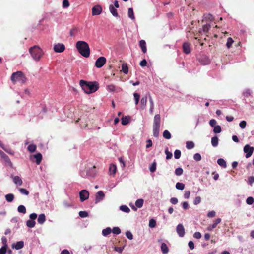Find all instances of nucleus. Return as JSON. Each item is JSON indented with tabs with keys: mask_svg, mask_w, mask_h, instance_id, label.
<instances>
[{
	"mask_svg": "<svg viewBox=\"0 0 254 254\" xmlns=\"http://www.w3.org/2000/svg\"><path fill=\"white\" fill-rule=\"evenodd\" d=\"M79 84L85 93L88 94L95 92L99 88L98 83L96 81L88 82L81 80Z\"/></svg>",
	"mask_w": 254,
	"mask_h": 254,
	"instance_id": "1",
	"label": "nucleus"
},
{
	"mask_svg": "<svg viewBox=\"0 0 254 254\" xmlns=\"http://www.w3.org/2000/svg\"><path fill=\"white\" fill-rule=\"evenodd\" d=\"M76 48L78 52L84 57L90 56V51L88 44L84 41H78L76 43Z\"/></svg>",
	"mask_w": 254,
	"mask_h": 254,
	"instance_id": "2",
	"label": "nucleus"
},
{
	"mask_svg": "<svg viewBox=\"0 0 254 254\" xmlns=\"http://www.w3.org/2000/svg\"><path fill=\"white\" fill-rule=\"evenodd\" d=\"M29 52L35 61H38L42 57L43 52L42 50L37 46H34L29 49Z\"/></svg>",
	"mask_w": 254,
	"mask_h": 254,
	"instance_id": "3",
	"label": "nucleus"
},
{
	"mask_svg": "<svg viewBox=\"0 0 254 254\" xmlns=\"http://www.w3.org/2000/svg\"><path fill=\"white\" fill-rule=\"evenodd\" d=\"M161 118L159 114L155 115L153 120V133L155 137H158L159 135V129L160 127Z\"/></svg>",
	"mask_w": 254,
	"mask_h": 254,
	"instance_id": "4",
	"label": "nucleus"
},
{
	"mask_svg": "<svg viewBox=\"0 0 254 254\" xmlns=\"http://www.w3.org/2000/svg\"><path fill=\"white\" fill-rule=\"evenodd\" d=\"M11 80L14 83L19 82L21 83H24L26 82L27 78L22 71H18L12 74Z\"/></svg>",
	"mask_w": 254,
	"mask_h": 254,
	"instance_id": "5",
	"label": "nucleus"
},
{
	"mask_svg": "<svg viewBox=\"0 0 254 254\" xmlns=\"http://www.w3.org/2000/svg\"><path fill=\"white\" fill-rule=\"evenodd\" d=\"M0 156L5 166L12 167V163L9 157L2 150H0Z\"/></svg>",
	"mask_w": 254,
	"mask_h": 254,
	"instance_id": "6",
	"label": "nucleus"
},
{
	"mask_svg": "<svg viewBox=\"0 0 254 254\" xmlns=\"http://www.w3.org/2000/svg\"><path fill=\"white\" fill-rule=\"evenodd\" d=\"M80 200L81 202L88 199L89 197V192L86 190H82L79 192Z\"/></svg>",
	"mask_w": 254,
	"mask_h": 254,
	"instance_id": "7",
	"label": "nucleus"
},
{
	"mask_svg": "<svg viewBox=\"0 0 254 254\" xmlns=\"http://www.w3.org/2000/svg\"><path fill=\"white\" fill-rule=\"evenodd\" d=\"M254 147L250 146L249 145L247 144L244 147V151L246 153V157L249 158L253 154L254 151Z\"/></svg>",
	"mask_w": 254,
	"mask_h": 254,
	"instance_id": "8",
	"label": "nucleus"
},
{
	"mask_svg": "<svg viewBox=\"0 0 254 254\" xmlns=\"http://www.w3.org/2000/svg\"><path fill=\"white\" fill-rule=\"evenodd\" d=\"M106 90L109 92H119L122 91V88L119 87H116L115 85L111 84L106 86Z\"/></svg>",
	"mask_w": 254,
	"mask_h": 254,
	"instance_id": "9",
	"label": "nucleus"
},
{
	"mask_svg": "<svg viewBox=\"0 0 254 254\" xmlns=\"http://www.w3.org/2000/svg\"><path fill=\"white\" fill-rule=\"evenodd\" d=\"M106 59L104 57H100L95 62V66L97 68L102 67L106 63Z\"/></svg>",
	"mask_w": 254,
	"mask_h": 254,
	"instance_id": "10",
	"label": "nucleus"
},
{
	"mask_svg": "<svg viewBox=\"0 0 254 254\" xmlns=\"http://www.w3.org/2000/svg\"><path fill=\"white\" fill-rule=\"evenodd\" d=\"M176 232L180 237H183L185 234V230L182 224H179L176 227Z\"/></svg>",
	"mask_w": 254,
	"mask_h": 254,
	"instance_id": "11",
	"label": "nucleus"
},
{
	"mask_svg": "<svg viewBox=\"0 0 254 254\" xmlns=\"http://www.w3.org/2000/svg\"><path fill=\"white\" fill-rule=\"evenodd\" d=\"M53 49L56 53H62L65 50V46L64 44L58 43L54 46Z\"/></svg>",
	"mask_w": 254,
	"mask_h": 254,
	"instance_id": "12",
	"label": "nucleus"
},
{
	"mask_svg": "<svg viewBox=\"0 0 254 254\" xmlns=\"http://www.w3.org/2000/svg\"><path fill=\"white\" fill-rule=\"evenodd\" d=\"M105 194L104 192L100 190L97 192L95 196V203H97L103 200L104 198Z\"/></svg>",
	"mask_w": 254,
	"mask_h": 254,
	"instance_id": "13",
	"label": "nucleus"
},
{
	"mask_svg": "<svg viewBox=\"0 0 254 254\" xmlns=\"http://www.w3.org/2000/svg\"><path fill=\"white\" fill-rule=\"evenodd\" d=\"M102 10V7L100 5H96L92 8V15H98L101 13Z\"/></svg>",
	"mask_w": 254,
	"mask_h": 254,
	"instance_id": "14",
	"label": "nucleus"
},
{
	"mask_svg": "<svg viewBox=\"0 0 254 254\" xmlns=\"http://www.w3.org/2000/svg\"><path fill=\"white\" fill-rule=\"evenodd\" d=\"M221 221V219L220 218H217L214 222L212 224L209 225L207 227V230L208 231H212L213 229L215 228L217 225L220 223Z\"/></svg>",
	"mask_w": 254,
	"mask_h": 254,
	"instance_id": "15",
	"label": "nucleus"
},
{
	"mask_svg": "<svg viewBox=\"0 0 254 254\" xmlns=\"http://www.w3.org/2000/svg\"><path fill=\"white\" fill-rule=\"evenodd\" d=\"M183 49L184 52L186 54H189L191 52L190 44L188 42H185L183 45Z\"/></svg>",
	"mask_w": 254,
	"mask_h": 254,
	"instance_id": "16",
	"label": "nucleus"
},
{
	"mask_svg": "<svg viewBox=\"0 0 254 254\" xmlns=\"http://www.w3.org/2000/svg\"><path fill=\"white\" fill-rule=\"evenodd\" d=\"M148 98V93L142 97L140 101V107L142 110H144L147 104V98Z\"/></svg>",
	"mask_w": 254,
	"mask_h": 254,
	"instance_id": "17",
	"label": "nucleus"
},
{
	"mask_svg": "<svg viewBox=\"0 0 254 254\" xmlns=\"http://www.w3.org/2000/svg\"><path fill=\"white\" fill-rule=\"evenodd\" d=\"M23 247L24 242L22 241H18L15 244H13L12 245V247L17 250L22 249Z\"/></svg>",
	"mask_w": 254,
	"mask_h": 254,
	"instance_id": "18",
	"label": "nucleus"
},
{
	"mask_svg": "<svg viewBox=\"0 0 254 254\" xmlns=\"http://www.w3.org/2000/svg\"><path fill=\"white\" fill-rule=\"evenodd\" d=\"M1 148L8 154L13 155L15 154L14 151H13L9 146H5L4 144L1 147Z\"/></svg>",
	"mask_w": 254,
	"mask_h": 254,
	"instance_id": "19",
	"label": "nucleus"
},
{
	"mask_svg": "<svg viewBox=\"0 0 254 254\" xmlns=\"http://www.w3.org/2000/svg\"><path fill=\"white\" fill-rule=\"evenodd\" d=\"M13 182L17 186H21L22 184V179L18 176H15L13 178Z\"/></svg>",
	"mask_w": 254,
	"mask_h": 254,
	"instance_id": "20",
	"label": "nucleus"
},
{
	"mask_svg": "<svg viewBox=\"0 0 254 254\" xmlns=\"http://www.w3.org/2000/svg\"><path fill=\"white\" fill-rule=\"evenodd\" d=\"M139 46L141 48L142 52L143 53H145L147 51V48L146 46V42L144 40H141L140 41Z\"/></svg>",
	"mask_w": 254,
	"mask_h": 254,
	"instance_id": "21",
	"label": "nucleus"
},
{
	"mask_svg": "<svg viewBox=\"0 0 254 254\" xmlns=\"http://www.w3.org/2000/svg\"><path fill=\"white\" fill-rule=\"evenodd\" d=\"M46 220V217L44 214H41L39 215L37 219L38 223L43 224Z\"/></svg>",
	"mask_w": 254,
	"mask_h": 254,
	"instance_id": "22",
	"label": "nucleus"
},
{
	"mask_svg": "<svg viewBox=\"0 0 254 254\" xmlns=\"http://www.w3.org/2000/svg\"><path fill=\"white\" fill-rule=\"evenodd\" d=\"M109 10L112 14L115 17L118 16V13L115 7L113 5L109 6Z\"/></svg>",
	"mask_w": 254,
	"mask_h": 254,
	"instance_id": "23",
	"label": "nucleus"
},
{
	"mask_svg": "<svg viewBox=\"0 0 254 254\" xmlns=\"http://www.w3.org/2000/svg\"><path fill=\"white\" fill-rule=\"evenodd\" d=\"M161 249L162 253L164 254H166L169 252V249L165 243L161 244Z\"/></svg>",
	"mask_w": 254,
	"mask_h": 254,
	"instance_id": "24",
	"label": "nucleus"
},
{
	"mask_svg": "<svg viewBox=\"0 0 254 254\" xmlns=\"http://www.w3.org/2000/svg\"><path fill=\"white\" fill-rule=\"evenodd\" d=\"M34 157L36 159V162L37 164H39L42 160V154L40 153H38L34 155Z\"/></svg>",
	"mask_w": 254,
	"mask_h": 254,
	"instance_id": "25",
	"label": "nucleus"
},
{
	"mask_svg": "<svg viewBox=\"0 0 254 254\" xmlns=\"http://www.w3.org/2000/svg\"><path fill=\"white\" fill-rule=\"evenodd\" d=\"M143 203L144 200L142 198L137 199L135 202V206L138 208H141L143 206Z\"/></svg>",
	"mask_w": 254,
	"mask_h": 254,
	"instance_id": "26",
	"label": "nucleus"
},
{
	"mask_svg": "<svg viewBox=\"0 0 254 254\" xmlns=\"http://www.w3.org/2000/svg\"><path fill=\"white\" fill-rule=\"evenodd\" d=\"M112 232V229L110 227H107L105 229H103L102 234L104 236H107Z\"/></svg>",
	"mask_w": 254,
	"mask_h": 254,
	"instance_id": "27",
	"label": "nucleus"
},
{
	"mask_svg": "<svg viewBox=\"0 0 254 254\" xmlns=\"http://www.w3.org/2000/svg\"><path fill=\"white\" fill-rule=\"evenodd\" d=\"M211 144L212 146L215 147L218 145V138L217 136H214L211 138Z\"/></svg>",
	"mask_w": 254,
	"mask_h": 254,
	"instance_id": "28",
	"label": "nucleus"
},
{
	"mask_svg": "<svg viewBox=\"0 0 254 254\" xmlns=\"http://www.w3.org/2000/svg\"><path fill=\"white\" fill-rule=\"evenodd\" d=\"M217 163L220 166L226 168L227 166L226 162V161L222 158H219L217 160Z\"/></svg>",
	"mask_w": 254,
	"mask_h": 254,
	"instance_id": "29",
	"label": "nucleus"
},
{
	"mask_svg": "<svg viewBox=\"0 0 254 254\" xmlns=\"http://www.w3.org/2000/svg\"><path fill=\"white\" fill-rule=\"evenodd\" d=\"M36 222L33 220L29 219L26 222V226L29 228H33L35 227Z\"/></svg>",
	"mask_w": 254,
	"mask_h": 254,
	"instance_id": "30",
	"label": "nucleus"
},
{
	"mask_svg": "<svg viewBox=\"0 0 254 254\" xmlns=\"http://www.w3.org/2000/svg\"><path fill=\"white\" fill-rule=\"evenodd\" d=\"M130 119V117L129 116H125L123 117L121 119V123L123 125H126L129 122V119Z\"/></svg>",
	"mask_w": 254,
	"mask_h": 254,
	"instance_id": "31",
	"label": "nucleus"
},
{
	"mask_svg": "<svg viewBox=\"0 0 254 254\" xmlns=\"http://www.w3.org/2000/svg\"><path fill=\"white\" fill-rule=\"evenodd\" d=\"M5 197L7 202H11L13 200L14 196L12 193H9V194H6L5 196Z\"/></svg>",
	"mask_w": 254,
	"mask_h": 254,
	"instance_id": "32",
	"label": "nucleus"
},
{
	"mask_svg": "<svg viewBox=\"0 0 254 254\" xmlns=\"http://www.w3.org/2000/svg\"><path fill=\"white\" fill-rule=\"evenodd\" d=\"M120 210L123 212L127 213L130 211V210L129 208V207L125 205H121L120 207Z\"/></svg>",
	"mask_w": 254,
	"mask_h": 254,
	"instance_id": "33",
	"label": "nucleus"
},
{
	"mask_svg": "<svg viewBox=\"0 0 254 254\" xmlns=\"http://www.w3.org/2000/svg\"><path fill=\"white\" fill-rule=\"evenodd\" d=\"M17 211L19 213L22 214H25L26 213V209L23 205H20L18 207Z\"/></svg>",
	"mask_w": 254,
	"mask_h": 254,
	"instance_id": "34",
	"label": "nucleus"
},
{
	"mask_svg": "<svg viewBox=\"0 0 254 254\" xmlns=\"http://www.w3.org/2000/svg\"><path fill=\"white\" fill-rule=\"evenodd\" d=\"M128 16L132 20H134L133 10L132 8H129L128 9Z\"/></svg>",
	"mask_w": 254,
	"mask_h": 254,
	"instance_id": "35",
	"label": "nucleus"
},
{
	"mask_svg": "<svg viewBox=\"0 0 254 254\" xmlns=\"http://www.w3.org/2000/svg\"><path fill=\"white\" fill-rule=\"evenodd\" d=\"M163 136L165 139H170L171 138V134L168 130H165L163 133Z\"/></svg>",
	"mask_w": 254,
	"mask_h": 254,
	"instance_id": "36",
	"label": "nucleus"
},
{
	"mask_svg": "<svg viewBox=\"0 0 254 254\" xmlns=\"http://www.w3.org/2000/svg\"><path fill=\"white\" fill-rule=\"evenodd\" d=\"M116 166L114 164H111L109 167V171L111 174H114L116 171Z\"/></svg>",
	"mask_w": 254,
	"mask_h": 254,
	"instance_id": "37",
	"label": "nucleus"
},
{
	"mask_svg": "<svg viewBox=\"0 0 254 254\" xmlns=\"http://www.w3.org/2000/svg\"><path fill=\"white\" fill-rule=\"evenodd\" d=\"M176 188L179 190H183L185 188V185L182 183L178 182L176 184Z\"/></svg>",
	"mask_w": 254,
	"mask_h": 254,
	"instance_id": "38",
	"label": "nucleus"
},
{
	"mask_svg": "<svg viewBox=\"0 0 254 254\" xmlns=\"http://www.w3.org/2000/svg\"><path fill=\"white\" fill-rule=\"evenodd\" d=\"M213 127V132L215 133H219L222 131L221 127L219 125H217Z\"/></svg>",
	"mask_w": 254,
	"mask_h": 254,
	"instance_id": "39",
	"label": "nucleus"
},
{
	"mask_svg": "<svg viewBox=\"0 0 254 254\" xmlns=\"http://www.w3.org/2000/svg\"><path fill=\"white\" fill-rule=\"evenodd\" d=\"M63 205L65 208H69L72 206V202L71 201L64 200L63 202Z\"/></svg>",
	"mask_w": 254,
	"mask_h": 254,
	"instance_id": "40",
	"label": "nucleus"
},
{
	"mask_svg": "<svg viewBox=\"0 0 254 254\" xmlns=\"http://www.w3.org/2000/svg\"><path fill=\"white\" fill-rule=\"evenodd\" d=\"M242 94L245 97H248L251 95V91L249 89H247L243 92Z\"/></svg>",
	"mask_w": 254,
	"mask_h": 254,
	"instance_id": "41",
	"label": "nucleus"
},
{
	"mask_svg": "<svg viewBox=\"0 0 254 254\" xmlns=\"http://www.w3.org/2000/svg\"><path fill=\"white\" fill-rule=\"evenodd\" d=\"M36 149V146L35 144H30L27 147L28 150L31 153L35 152Z\"/></svg>",
	"mask_w": 254,
	"mask_h": 254,
	"instance_id": "42",
	"label": "nucleus"
},
{
	"mask_svg": "<svg viewBox=\"0 0 254 254\" xmlns=\"http://www.w3.org/2000/svg\"><path fill=\"white\" fill-rule=\"evenodd\" d=\"M183 173V169L181 167H178L176 169L175 174L177 176H181Z\"/></svg>",
	"mask_w": 254,
	"mask_h": 254,
	"instance_id": "43",
	"label": "nucleus"
},
{
	"mask_svg": "<svg viewBox=\"0 0 254 254\" xmlns=\"http://www.w3.org/2000/svg\"><path fill=\"white\" fill-rule=\"evenodd\" d=\"M194 144L192 141H187L186 142V148L188 149H191L194 148Z\"/></svg>",
	"mask_w": 254,
	"mask_h": 254,
	"instance_id": "44",
	"label": "nucleus"
},
{
	"mask_svg": "<svg viewBox=\"0 0 254 254\" xmlns=\"http://www.w3.org/2000/svg\"><path fill=\"white\" fill-rule=\"evenodd\" d=\"M156 169V163L153 162L149 167V170L151 172H154Z\"/></svg>",
	"mask_w": 254,
	"mask_h": 254,
	"instance_id": "45",
	"label": "nucleus"
},
{
	"mask_svg": "<svg viewBox=\"0 0 254 254\" xmlns=\"http://www.w3.org/2000/svg\"><path fill=\"white\" fill-rule=\"evenodd\" d=\"M133 96L135 100V105H137L139 101L140 95L137 93H134L133 94Z\"/></svg>",
	"mask_w": 254,
	"mask_h": 254,
	"instance_id": "46",
	"label": "nucleus"
},
{
	"mask_svg": "<svg viewBox=\"0 0 254 254\" xmlns=\"http://www.w3.org/2000/svg\"><path fill=\"white\" fill-rule=\"evenodd\" d=\"M233 42H234V41L232 39V38H231V37H229L227 39V43H226V46H227V47L228 49H229L231 47V46H232V45L233 43Z\"/></svg>",
	"mask_w": 254,
	"mask_h": 254,
	"instance_id": "47",
	"label": "nucleus"
},
{
	"mask_svg": "<svg viewBox=\"0 0 254 254\" xmlns=\"http://www.w3.org/2000/svg\"><path fill=\"white\" fill-rule=\"evenodd\" d=\"M18 190L23 195H28L29 193V191L24 188H19Z\"/></svg>",
	"mask_w": 254,
	"mask_h": 254,
	"instance_id": "48",
	"label": "nucleus"
},
{
	"mask_svg": "<svg viewBox=\"0 0 254 254\" xmlns=\"http://www.w3.org/2000/svg\"><path fill=\"white\" fill-rule=\"evenodd\" d=\"M122 71L125 74H127L128 72V67L127 64H123L122 65Z\"/></svg>",
	"mask_w": 254,
	"mask_h": 254,
	"instance_id": "49",
	"label": "nucleus"
},
{
	"mask_svg": "<svg viewBox=\"0 0 254 254\" xmlns=\"http://www.w3.org/2000/svg\"><path fill=\"white\" fill-rule=\"evenodd\" d=\"M112 232L114 234L116 235H119L121 233V230L119 227H114L112 229Z\"/></svg>",
	"mask_w": 254,
	"mask_h": 254,
	"instance_id": "50",
	"label": "nucleus"
},
{
	"mask_svg": "<svg viewBox=\"0 0 254 254\" xmlns=\"http://www.w3.org/2000/svg\"><path fill=\"white\" fill-rule=\"evenodd\" d=\"M165 153L166 155V159H170L172 157V156H173L172 153L171 152L169 151L168 148H166V149L165 150Z\"/></svg>",
	"mask_w": 254,
	"mask_h": 254,
	"instance_id": "51",
	"label": "nucleus"
},
{
	"mask_svg": "<svg viewBox=\"0 0 254 254\" xmlns=\"http://www.w3.org/2000/svg\"><path fill=\"white\" fill-rule=\"evenodd\" d=\"M181 152L180 150L176 149L174 152V157L176 159H178L180 158Z\"/></svg>",
	"mask_w": 254,
	"mask_h": 254,
	"instance_id": "52",
	"label": "nucleus"
},
{
	"mask_svg": "<svg viewBox=\"0 0 254 254\" xmlns=\"http://www.w3.org/2000/svg\"><path fill=\"white\" fill-rule=\"evenodd\" d=\"M201 197L199 196H196L194 200H193V204L195 205H198L201 202Z\"/></svg>",
	"mask_w": 254,
	"mask_h": 254,
	"instance_id": "53",
	"label": "nucleus"
},
{
	"mask_svg": "<svg viewBox=\"0 0 254 254\" xmlns=\"http://www.w3.org/2000/svg\"><path fill=\"white\" fill-rule=\"evenodd\" d=\"M79 215L81 218H85L88 216V214L85 211H81L79 212Z\"/></svg>",
	"mask_w": 254,
	"mask_h": 254,
	"instance_id": "54",
	"label": "nucleus"
},
{
	"mask_svg": "<svg viewBox=\"0 0 254 254\" xmlns=\"http://www.w3.org/2000/svg\"><path fill=\"white\" fill-rule=\"evenodd\" d=\"M156 221L154 220L153 219H151L149 220V226L150 228H154L156 226Z\"/></svg>",
	"mask_w": 254,
	"mask_h": 254,
	"instance_id": "55",
	"label": "nucleus"
},
{
	"mask_svg": "<svg viewBox=\"0 0 254 254\" xmlns=\"http://www.w3.org/2000/svg\"><path fill=\"white\" fill-rule=\"evenodd\" d=\"M254 202V200L253 197H248L246 199V203L248 205H251Z\"/></svg>",
	"mask_w": 254,
	"mask_h": 254,
	"instance_id": "56",
	"label": "nucleus"
},
{
	"mask_svg": "<svg viewBox=\"0 0 254 254\" xmlns=\"http://www.w3.org/2000/svg\"><path fill=\"white\" fill-rule=\"evenodd\" d=\"M193 158L195 161H199L201 159V155L198 153H195L193 156Z\"/></svg>",
	"mask_w": 254,
	"mask_h": 254,
	"instance_id": "57",
	"label": "nucleus"
},
{
	"mask_svg": "<svg viewBox=\"0 0 254 254\" xmlns=\"http://www.w3.org/2000/svg\"><path fill=\"white\" fill-rule=\"evenodd\" d=\"M210 28V25L209 24L204 25L202 27V31L204 33H207Z\"/></svg>",
	"mask_w": 254,
	"mask_h": 254,
	"instance_id": "58",
	"label": "nucleus"
},
{
	"mask_svg": "<svg viewBox=\"0 0 254 254\" xmlns=\"http://www.w3.org/2000/svg\"><path fill=\"white\" fill-rule=\"evenodd\" d=\"M7 246H3L0 249V254H5L6 253Z\"/></svg>",
	"mask_w": 254,
	"mask_h": 254,
	"instance_id": "59",
	"label": "nucleus"
},
{
	"mask_svg": "<svg viewBox=\"0 0 254 254\" xmlns=\"http://www.w3.org/2000/svg\"><path fill=\"white\" fill-rule=\"evenodd\" d=\"M126 235L127 237L129 240H132L133 239V235L132 234L131 232L129 231H127L126 232Z\"/></svg>",
	"mask_w": 254,
	"mask_h": 254,
	"instance_id": "60",
	"label": "nucleus"
},
{
	"mask_svg": "<svg viewBox=\"0 0 254 254\" xmlns=\"http://www.w3.org/2000/svg\"><path fill=\"white\" fill-rule=\"evenodd\" d=\"M124 249V247H115L114 248L115 251H116V252H117L119 253H122V252L123 251Z\"/></svg>",
	"mask_w": 254,
	"mask_h": 254,
	"instance_id": "61",
	"label": "nucleus"
},
{
	"mask_svg": "<svg viewBox=\"0 0 254 254\" xmlns=\"http://www.w3.org/2000/svg\"><path fill=\"white\" fill-rule=\"evenodd\" d=\"M194 238L199 239L201 238V234L199 232H196L193 234Z\"/></svg>",
	"mask_w": 254,
	"mask_h": 254,
	"instance_id": "62",
	"label": "nucleus"
},
{
	"mask_svg": "<svg viewBox=\"0 0 254 254\" xmlns=\"http://www.w3.org/2000/svg\"><path fill=\"white\" fill-rule=\"evenodd\" d=\"M69 6V1L67 0H64L63 1V7L64 8H67Z\"/></svg>",
	"mask_w": 254,
	"mask_h": 254,
	"instance_id": "63",
	"label": "nucleus"
},
{
	"mask_svg": "<svg viewBox=\"0 0 254 254\" xmlns=\"http://www.w3.org/2000/svg\"><path fill=\"white\" fill-rule=\"evenodd\" d=\"M215 215H216V212L212 210L211 211L207 213V216L208 217L212 218V217H214L215 216Z\"/></svg>",
	"mask_w": 254,
	"mask_h": 254,
	"instance_id": "64",
	"label": "nucleus"
}]
</instances>
